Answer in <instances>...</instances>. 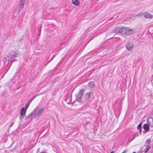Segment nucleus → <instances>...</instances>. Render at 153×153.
Masks as SVG:
<instances>
[{"label": "nucleus", "instance_id": "f257e3e1", "mask_svg": "<svg viewBox=\"0 0 153 153\" xmlns=\"http://www.w3.org/2000/svg\"><path fill=\"white\" fill-rule=\"evenodd\" d=\"M133 33V30L128 27H121V33L124 36L130 35L132 34Z\"/></svg>", "mask_w": 153, "mask_h": 153}, {"label": "nucleus", "instance_id": "f03ea898", "mask_svg": "<svg viewBox=\"0 0 153 153\" xmlns=\"http://www.w3.org/2000/svg\"><path fill=\"white\" fill-rule=\"evenodd\" d=\"M17 56V54L15 53L13 54L10 53L7 57L4 58L3 59L4 63H6L7 62L12 61Z\"/></svg>", "mask_w": 153, "mask_h": 153}, {"label": "nucleus", "instance_id": "7ed1b4c3", "mask_svg": "<svg viewBox=\"0 0 153 153\" xmlns=\"http://www.w3.org/2000/svg\"><path fill=\"white\" fill-rule=\"evenodd\" d=\"M84 93V90H80L78 93L76 95V100L79 102L81 101V98Z\"/></svg>", "mask_w": 153, "mask_h": 153}, {"label": "nucleus", "instance_id": "20e7f679", "mask_svg": "<svg viewBox=\"0 0 153 153\" xmlns=\"http://www.w3.org/2000/svg\"><path fill=\"white\" fill-rule=\"evenodd\" d=\"M133 46V44L131 42H127L126 45V47L127 50L129 51H131L132 50Z\"/></svg>", "mask_w": 153, "mask_h": 153}, {"label": "nucleus", "instance_id": "39448f33", "mask_svg": "<svg viewBox=\"0 0 153 153\" xmlns=\"http://www.w3.org/2000/svg\"><path fill=\"white\" fill-rule=\"evenodd\" d=\"M25 3V0H20L19 4L18 9V13H19L21 10L23 8Z\"/></svg>", "mask_w": 153, "mask_h": 153}, {"label": "nucleus", "instance_id": "423d86ee", "mask_svg": "<svg viewBox=\"0 0 153 153\" xmlns=\"http://www.w3.org/2000/svg\"><path fill=\"white\" fill-rule=\"evenodd\" d=\"M27 110L24 108H22L20 110V115L19 118L20 120H22L25 115Z\"/></svg>", "mask_w": 153, "mask_h": 153}, {"label": "nucleus", "instance_id": "0eeeda50", "mask_svg": "<svg viewBox=\"0 0 153 153\" xmlns=\"http://www.w3.org/2000/svg\"><path fill=\"white\" fill-rule=\"evenodd\" d=\"M44 108H41L39 109L36 114L35 116V117L36 118H39V116H40L43 113Z\"/></svg>", "mask_w": 153, "mask_h": 153}, {"label": "nucleus", "instance_id": "6e6552de", "mask_svg": "<svg viewBox=\"0 0 153 153\" xmlns=\"http://www.w3.org/2000/svg\"><path fill=\"white\" fill-rule=\"evenodd\" d=\"M143 16L146 19H152L153 17L152 15L147 12H143Z\"/></svg>", "mask_w": 153, "mask_h": 153}, {"label": "nucleus", "instance_id": "1a4fd4ad", "mask_svg": "<svg viewBox=\"0 0 153 153\" xmlns=\"http://www.w3.org/2000/svg\"><path fill=\"white\" fill-rule=\"evenodd\" d=\"M38 110V107H37L29 115L27 116L26 117H25V119H28L30 117L33 113H36V111H37Z\"/></svg>", "mask_w": 153, "mask_h": 153}, {"label": "nucleus", "instance_id": "9d476101", "mask_svg": "<svg viewBox=\"0 0 153 153\" xmlns=\"http://www.w3.org/2000/svg\"><path fill=\"white\" fill-rule=\"evenodd\" d=\"M148 123L149 125L150 126H153V118L152 117L150 118L148 120Z\"/></svg>", "mask_w": 153, "mask_h": 153}, {"label": "nucleus", "instance_id": "9b49d317", "mask_svg": "<svg viewBox=\"0 0 153 153\" xmlns=\"http://www.w3.org/2000/svg\"><path fill=\"white\" fill-rule=\"evenodd\" d=\"M71 3L76 6L79 5V2L78 0H72Z\"/></svg>", "mask_w": 153, "mask_h": 153}, {"label": "nucleus", "instance_id": "f8f14e48", "mask_svg": "<svg viewBox=\"0 0 153 153\" xmlns=\"http://www.w3.org/2000/svg\"><path fill=\"white\" fill-rule=\"evenodd\" d=\"M121 28H119L117 27L115 28L113 31L114 33H121Z\"/></svg>", "mask_w": 153, "mask_h": 153}, {"label": "nucleus", "instance_id": "ddd939ff", "mask_svg": "<svg viewBox=\"0 0 153 153\" xmlns=\"http://www.w3.org/2000/svg\"><path fill=\"white\" fill-rule=\"evenodd\" d=\"M143 128L146 131L149 130V125L146 124H144L143 126Z\"/></svg>", "mask_w": 153, "mask_h": 153}, {"label": "nucleus", "instance_id": "4468645a", "mask_svg": "<svg viewBox=\"0 0 153 153\" xmlns=\"http://www.w3.org/2000/svg\"><path fill=\"white\" fill-rule=\"evenodd\" d=\"M88 85L90 88H92L94 86V83L92 82H90L88 83Z\"/></svg>", "mask_w": 153, "mask_h": 153}, {"label": "nucleus", "instance_id": "2eb2a0df", "mask_svg": "<svg viewBox=\"0 0 153 153\" xmlns=\"http://www.w3.org/2000/svg\"><path fill=\"white\" fill-rule=\"evenodd\" d=\"M91 94L90 92H88L85 94V98L86 99H88L90 96Z\"/></svg>", "mask_w": 153, "mask_h": 153}, {"label": "nucleus", "instance_id": "dca6fc26", "mask_svg": "<svg viewBox=\"0 0 153 153\" xmlns=\"http://www.w3.org/2000/svg\"><path fill=\"white\" fill-rule=\"evenodd\" d=\"M141 126L142 123H140L138 125V126L137 127V129L139 130V131L140 133L141 132Z\"/></svg>", "mask_w": 153, "mask_h": 153}, {"label": "nucleus", "instance_id": "f3484780", "mask_svg": "<svg viewBox=\"0 0 153 153\" xmlns=\"http://www.w3.org/2000/svg\"><path fill=\"white\" fill-rule=\"evenodd\" d=\"M150 148V146L149 145L147 146L146 147V149H144V152L146 153L149 149Z\"/></svg>", "mask_w": 153, "mask_h": 153}, {"label": "nucleus", "instance_id": "a211bd4d", "mask_svg": "<svg viewBox=\"0 0 153 153\" xmlns=\"http://www.w3.org/2000/svg\"><path fill=\"white\" fill-rule=\"evenodd\" d=\"M143 16V13H140L136 14V16L139 17H141Z\"/></svg>", "mask_w": 153, "mask_h": 153}, {"label": "nucleus", "instance_id": "6ab92c4d", "mask_svg": "<svg viewBox=\"0 0 153 153\" xmlns=\"http://www.w3.org/2000/svg\"><path fill=\"white\" fill-rule=\"evenodd\" d=\"M30 103V102L29 103H28L26 104L25 107V109H26V110L27 109V108L29 106Z\"/></svg>", "mask_w": 153, "mask_h": 153}, {"label": "nucleus", "instance_id": "aec40b11", "mask_svg": "<svg viewBox=\"0 0 153 153\" xmlns=\"http://www.w3.org/2000/svg\"><path fill=\"white\" fill-rule=\"evenodd\" d=\"M150 143V139H149L147 140H146V143H147V144H149Z\"/></svg>", "mask_w": 153, "mask_h": 153}, {"label": "nucleus", "instance_id": "412c9836", "mask_svg": "<svg viewBox=\"0 0 153 153\" xmlns=\"http://www.w3.org/2000/svg\"><path fill=\"white\" fill-rule=\"evenodd\" d=\"M39 95H36L34 97H33L32 99H30V102L31 101H32L36 97Z\"/></svg>", "mask_w": 153, "mask_h": 153}, {"label": "nucleus", "instance_id": "4be33fe9", "mask_svg": "<svg viewBox=\"0 0 153 153\" xmlns=\"http://www.w3.org/2000/svg\"><path fill=\"white\" fill-rule=\"evenodd\" d=\"M127 151L126 150H124L122 153H126Z\"/></svg>", "mask_w": 153, "mask_h": 153}, {"label": "nucleus", "instance_id": "5701e85b", "mask_svg": "<svg viewBox=\"0 0 153 153\" xmlns=\"http://www.w3.org/2000/svg\"><path fill=\"white\" fill-rule=\"evenodd\" d=\"M114 151H112L110 153H114Z\"/></svg>", "mask_w": 153, "mask_h": 153}, {"label": "nucleus", "instance_id": "b1692460", "mask_svg": "<svg viewBox=\"0 0 153 153\" xmlns=\"http://www.w3.org/2000/svg\"><path fill=\"white\" fill-rule=\"evenodd\" d=\"M16 75H17V73L16 72V73H15V76H16Z\"/></svg>", "mask_w": 153, "mask_h": 153}, {"label": "nucleus", "instance_id": "393cba45", "mask_svg": "<svg viewBox=\"0 0 153 153\" xmlns=\"http://www.w3.org/2000/svg\"><path fill=\"white\" fill-rule=\"evenodd\" d=\"M40 153H45V152H40Z\"/></svg>", "mask_w": 153, "mask_h": 153}, {"label": "nucleus", "instance_id": "a878e982", "mask_svg": "<svg viewBox=\"0 0 153 153\" xmlns=\"http://www.w3.org/2000/svg\"><path fill=\"white\" fill-rule=\"evenodd\" d=\"M132 153H136L135 152H133Z\"/></svg>", "mask_w": 153, "mask_h": 153}, {"label": "nucleus", "instance_id": "bb28decb", "mask_svg": "<svg viewBox=\"0 0 153 153\" xmlns=\"http://www.w3.org/2000/svg\"><path fill=\"white\" fill-rule=\"evenodd\" d=\"M134 139L133 138H132V140Z\"/></svg>", "mask_w": 153, "mask_h": 153}]
</instances>
